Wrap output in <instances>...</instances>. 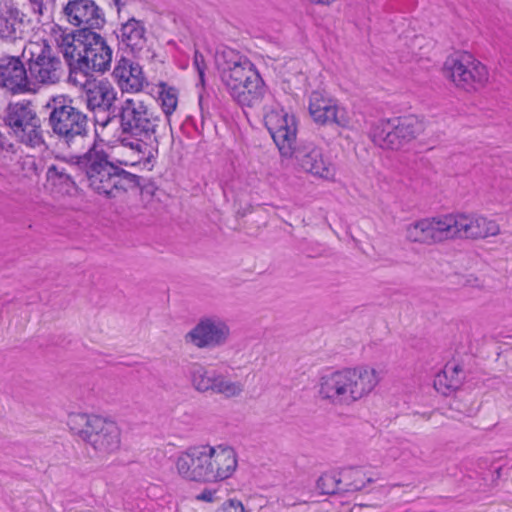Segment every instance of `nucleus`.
I'll return each instance as SVG.
<instances>
[{
  "mask_svg": "<svg viewBox=\"0 0 512 512\" xmlns=\"http://www.w3.org/2000/svg\"><path fill=\"white\" fill-rule=\"evenodd\" d=\"M116 123L118 140L122 146L131 149L138 159L129 163L120 161V165H135L142 159L158 152L159 144L167 136L169 124L154 108L152 102L139 96L126 97L113 108L111 116L103 123Z\"/></svg>",
  "mask_w": 512,
  "mask_h": 512,
  "instance_id": "obj_1",
  "label": "nucleus"
},
{
  "mask_svg": "<svg viewBox=\"0 0 512 512\" xmlns=\"http://www.w3.org/2000/svg\"><path fill=\"white\" fill-rule=\"evenodd\" d=\"M264 123L282 156L294 157L297 166L314 177L334 179L335 165L324 155L321 147L310 141L296 144L297 122L294 115L282 108H272L265 113Z\"/></svg>",
  "mask_w": 512,
  "mask_h": 512,
  "instance_id": "obj_2",
  "label": "nucleus"
},
{
  "mask_svg": "<svg viewBox=\"0 0 512 512\" xmlns=\"http://www.w3.org/2000/svg\"><path fill=\"white\" fill-rule=\"evenodd\" d=\"M175 465L185 480L216 483L232 477L238 467V455L227 444L196 445L180 453Z\"/></svg>",
  "mask_w": 512,
  "mask_h": 512,
  "instance_id": "obj_3",
  "label": "nucleus"
},
{
  "mask_svg": "<svg viewBox=\"0 0 512 512\" xmlns=\"http://www.w3.org/2000/svg\"><path fill=\"white\" fill-rule=\"evenodd\" d=\"M76 165L85 173L89 188L107 198L120 197L140 185L138 175L126 171L95 143L76 156Z\"/></svg>",
  "mask_w": 512,
  "mask_h": 512,
  "instance_id": "obj_4",
  "label": "nucleus"
},
{
  "mask_svg": "<svg viewBox=\"0 0 512 512\" xmlns=\"http://www.w3.org/2000/svg\"><path fill=\"white\" fill-rule=\"evenodd\" d=\"M55 41L70 67V80L74 70L103 73L111 66L112 50L105 39L93 30L79 29L71 33L60 30Z\"/></svg>",
  "mask_w": 512,
  "mask_h": 512,
  "instance_id": "obj_5",
  "label": "nucleus"
},
{
  "mask_svg": "<svg viewBox=\"0 0 512 512\" xmlns=\"http://www.w3.org/2000/svg\"><path fill=\"white\" fill-rule=\"evenodd\" d=\"M48 126L58 143L73 152L91 145L89 119L68 95L52 96L46 103Z\"/></svg>",
  "mask_w": 512,
  "mask_h": 512,
  "instance_id": "obj_6",
  "label": "nucleus"
},
{
  "mask_svg": "<svg viewBox=\"0 0 512 512\" xmlns=\"http://www.w3.org/2000/svg\"><path fill=\"white\" fill-rule=\"evenodd\" d=\"M379 372L369 366L346 368L319 380V396L333 405L351 406L367 397L380 382Z\"/></svg>",
  "mask_w": 512,
  "mask_h": 512,
  "instance_id": "obj_7",
  "label": "nucleus"
},
{
  "mask_svg": "<svg viewBox=\"0 0 512 512\" xmlns=\"http://www.w3.org/2000/svg\"><path fill=\"white\" fill-rule=\"evenodd\" d=\"M67 425L98 457L113 454L120 448L121 431L112 420L93 414L70 413Z\"/></svg>",
  "mask_w": 512,
  "mask_h": 512,
  "instance_id": "obj_8",
  "label": "nucleus"
},
{
  "mask_svg": "<svg viewBox=\"0 0 512 512\" xmlns=\"http://www.w3.org/2000/svg\"><path fill=\"white\" fill-rule=\"evenodd\" d=\"M4 122L10 129V135L18 142L32 148L44 144L41 119L30 101L9 103L5 110Z\"/></svg>",
  "mask_w": 512,
  "mask_h": 512,
  "instance_id": "obj_9",
  "label": "nucleus"
},
{
  "mask_svg": "<svg viewBox=\"0 0 512 512\" xmlns=\"http://www.w3.org/2000/svg\"><path fill=\"white\" fill-rule=\"evenodd\" d=\"M187 376L192 388L201 394L238 397L244 391L239 381H233L227 370L194 362L188 366Z\"/></svg>",
  "mask_w": 512,
  "mask_h": 512,
  "instance_id": "obj_10",
  "label": "nucleus"
},
{
  "mask_svg": "<svg viewBox=\"0 0 512 512\" xmlns=\"http://www.w3.org/2000/svg\"><path fill=\"white\" fill-rule=\"evenodd\" d=\"M443 73L456 87L468 92L483 88L489 80L486 66L468 52L448 57Z\"/></svg>",
  "mask_w": 512,
  "mask_h": 512,
  "instance_id": "obj_11",
  "label": "nucleus"
},
{
  "mask_svg": "<svg viewBox=\"0 0 512 512\" xmlns=\"http://www.w3.org/2000/svg\"><path fill=\"white\" fill-rule=\"evenodd\" d=\"M422 124L415 117L383 119L371 130L372 141L384 149L398 150L415 139Z\"/></svg>",
  "mask_w": 512,
  "mask_h": 512,
  "instance_id": "obj_12",
  "label": "nucleus"
},
{
  "mask_svg": "<svg viewBox=\"0 0 512 512\" xmlns=\"http://www.w3.org/2000/svg\"><path fill=\"white\" fill-rule=\"evenodd\" d=\"M38 52L31 51L28 59V72L31 88L37 93L41 86H51L60 82L63 75V65L59 57L52 54L51 47L43 43L33 44Z\"/></svg>",
  "mask_w": 512,
  "mask_h": 512,
  "instance_id": "obj_13",
  "label": "nucleus"
},
{
  "mask_svg": "<svg viewBox=\"0 0 512 512\" xmlns=\"http://www.w3.org/2000/svg\"><path fill=\"white\" fill-rule=\"evenodd\" d=\"M452 214L422 218L405 227V238L410 243L434 245L453 239Z\"/></svg>",
  "mask_w": 512,
  "mask_h": 512,
  "instance_id": "obj_14",
  "label": "nucleus"
},
{
  "mask_svg": "<svg viewBox=\"0 0 512 512\" xmlns=\"http://www.w3.org/2000/svg\"><path fill=\"white\" fill-rule=\"evenodd\" d=\"M230 336L226 321L216 315L201 317L196 325L184 335L186 344L198 349H214L225 345Z\"/></svg>",
  "mask_w": 512,
  "mask_h": 512,
  "instance_id": "obj_15",
  "label": "nucleus"
},
{
  "mask_svg": "<svg viewBox=\"0 0 512 512\" xmlns=\"http://www.w3.org/2000/svg\"><path fill=\"white\" fill-rule=\"evenodd\" d=\"M216 62L221 82L227 91L239 89L241 81L251 79L256 69L246 56L233 49L218 53Z\"/></svg>",
  "mask_w": 512,
  "mask_h": 512,
  "instance_id": "obj_16",
  "label": "nucleus"
},
{
  "mask_svg": "<svg viewBox=\"0 0 512 512\" xmlns=\"http://www.w3.org/2000/svg\"><path fill=\"white\" fill-rule=\"evenodd\" d=\"M309 114L313 121L320 125L336 124L348 127L350 120L344 108L335 99L320 91H312L309 96Z\"/></svg>",
  "mask_w": 512,
  "mask_h": 512,
  "instance_id": "obj_17",
  "label": "nucleus"
},
{
  "mask_svg": "<svg viewBox=\"0 0 512 512\" xmlns=\"http://www.w3.org/2000/svg\"><path fill=\"white\" fill-rule=\"evenodd\" d=\"M453 239H482L496 236L499 225L491 219L480 215L452 214Z\"/></svg>",
  "mask_w": 512,
  "mask_h": 512,
  "instance_id": "obj_18",
  "label": "nucleus"
},
{
  "mask_svg": "<svg viewBox=\"0 0 512 512\" xmlns=\"http://www.w3.org/2000/svg\"><path fill=\"white\" fill-rule=\"evenodd\" d=\"M29 72L19 57L4 56L0 58V86L16 94H35L31 88Z\"/></svg>",
  "mask_w": 512,
  "mask_h": 512,
  "instance_id": "obj_19",
  "label": "nucleus"
},
{
  "mask_svg": "<svg viewBox=\"0 0 512 512\" xmlns=\"http://www.w3.org/2000/svg\"><path fill=\"white\" fill-rule=\"evenodd\" d=\"M63 14L70 24L81 29H98L105 23L102 9L93 0H69L63 7Z\"/></svg>",
  "mask_w": 512,
  "mask_h": 512,
  "instance_id": "obj_20",
  "label": "nucleus"
},
{
  "mask_svg": "<svg viewBox=\"0 0 512 512\" xmlns=\"http://www.w3.org/2000/svg\"><path fill=\"white\" fill-rule=\"evenodd\" d=\"M73 162H59L48 167L46 181L50 192L56 197L72 196L77 191V185L72 172L79 169L76 165V156Z\"/></svg>",
  "mask_w": 512,
  "mask_h": 512,
  "instance_id": "obj_21",
  "label": "nucleus"
},
{
  "mask_svg": "<svg viewBox=\"0 0 512 512\" xmlns=\"http://www.w3.org/2000/svg\"><path fill=\"white\" fill-rule=\"evenodd\" d=\"M26 27L25 14L13 0H0V38L9 42L22 39Z\"/></svg>",
  "mask_w": 512,
  "mask_h": 512,
  "instance_id": "obj_22",
  "label": "nucleus"
},
{
  "mask_svg": "<svg viewBox=\"0 0 512 512\" xmlns=\"http://www.w3.org/2000/svg\"><path fill=\"white\" fill-rule=\"evenodd\" d=\"M113 76L123 92L137 93L147 84L142 67L124 57L118 61L113 70Z\"/></svg>",
  "mask_w": 512,
  "mask_h": 512,
  "instance_id": "obj_23",
  "label": "nucleus"
},
{
  "mask_svg": "<svg viewBox=\"0 0 512 512\" xmlns=\"http://www.w3.org/2000/svg\"><path fill=\"white\" fill-rule=\"evenodd\" d=\"M117 91L108 81L94 83L86 91L87 107L94 111L96 109L103 111H112L117 105Z\"/></svg>",
  "mask_w": 512,
  "mask_h": 512,
  "instance_id": "obj_24",
  "label": "nucleus"
},
{
  "mask_svg": "<svg viewBox=\"0 0 512 512\" xmlns=\"http://www.w3.org/2000/svg\"><path fill=\"white\" fill-rule=\"evenodd\" d=\"M116 36L119 43L132 52L142 50L146 44V28L142 21L133 17L121 25Z\"/></svg>",
  "mask_w": 512,
  "mask_h": 512,
  "instance_id": "obj_25",
  "label": "nucleus"
},
{
  "mask_svg": "<svg viewBox=\"0 0 512 512\" xmlns=\"http://www.w3.org/2000/svg\"><path fill=\"white\" fill-rule=\"evenodd\" d=\"M465 378V372L461 365L447 363L444 369L434 379V387L443 394L458 389Z\"/></svg>",
  "mask_w": 512,
  "mask_h": 512,
  "instance_id": "obj_26",
  "label": "nucleus"
},
{
  "mask_svg": "<svg viewBox=\"0 0 512 512\" xmlns=\"http://www.w3.org/2000/svg\"><path fill=\"white\" fill-rule=\"evenodd\" d=\"M266 95L267 87L259 76L256 81L251 82L250 86H246L245 90L234 101L241 106L258 107L262 104Z\"/></svg>",
  "mask_w": 512,
  "mask_h": 512,
  "instance_id": "obj_27",
  "label": "nucleus"
},
{
  "mask_svg": "<svg viewBox=\"0 0 512 512\" xmlns=\"http://www.w3.org/2000/svg\"><path fill=\"white\" fill-rule=\"evenodd\" d=\"M341 479L343 492H355L362 490L367 483L373 479L367 477L364 470L360 467H348L341 470Z\"/></svg>",
  "mask_w": 512,
  "mask_h": 512,
  "instance_id": "obj_28",
  "label": "nucleus"
},
{
  "mask_svg": "<svg viewBox=\"0 0 512 512\" xmlns=\"http://www.w3.org/2000/svg\"><path fill=\"white\" fill-rule=\"evenodd\" d=\"M317 488L322 494L344 493L341 479V471L339 473H324L317 481Z\"/></svg>",
  "mask_w": 512,
  "mask_h": 512,
  "instance_id": "obj_29",
  "label": "nucleus"
},
{
  "mask_svg": "<svg viewBox=\"0 0 512 512\" xmlns=\"http://www.w3.org/2000/svg\"><path fill=\"white\" fill-rule=\"evenodd\" d=\"M158 100L160 102L161 108L165 117L163 119L168 120V124L170 125V116L177 108L178 97L177 91L175 88L169 87L167 89L163 88L159 93ZM168 131H171V127L169 126Z\"/></svg>",
  "mask_w": 512,
  "mask_h": 512,
  "instance_id": "obj_30",
  "label": "nucleus"
},
{
  "mask_svg": "<svg viewBox=\"0 0 512 512\" xmlns=\"http://www.w3.org/2000/svg\"><path fill=\"white\" fill-rule=\"evenodd\" d=\"M20 168L23 175L27 178H33L40 175L39 162L34 156H25L20 160Z\"/></svg>",
  "mask_w": 512,
  "mask_h": 512,
  "instance_id": "obj_31",
  "label": "nucleus"
},
{
  "mask_svg": "<svg viewBox=\"0 0 512 512\" xmlns=\"http://www.w3.org/2000/svg\"><path fill=\"white\" fill-rule=\"evenodd\" d=\"M32 12L38 17L49 14L55 0H28Z\"/></svg>",
  "mask_w": 512,
  "mask_h": 512,
  "instance_id": "obj_32",
  "label": "nucleus"
},
{
  "mask_svg": "<svg viewBox=\"0 0 512 512\" xmlns=\"http://www.w3.org/2000/svg\"><path fill=\"white\" fill-rule=\"evenodd\" d=\"M197 501L214 503L221 499L220 490L216 488H205L195 496Z\"/></svg>",
  "mask_w": 512,
  "mask_h": 512,
  "instance_id": "obj_33",
  "label": "nucleus"
},
{
  "mask_svg": "<svg viewBox=\"0 0 512 512\" xmlns=\"http://www.w3.org/2000/svg\"><path fill=\"white\" fill-rule=\"evenodd\" d=\"M193 65L198 72L201 84H204L206 64L203 54L200 53L198 50H195L194 52Z\"/></svg>",
  "mask_w": 512,
  "mask_h": 512,
  "instance_id": "obj_34",
  "label": "nucleus"
},
{
  "mask_svg": "<svg viewBox=\"0 0 512 512\" xmlns=\"http://www.w3.org/2000/svg\"><path fill=\"white\" fill-rule=\"evenodd\" d=\"M220 512H245V509L241 501L229 499L222 504Z\"/></svg>",
  "mask_w": 512,
  "mask_h": 512,
  "instance_id": "obj_35",
  "label": "nucleus"
},
{
  "mask_svg": "<svg viewBox=\"0 0 512 512\" xmlns=\"http://www.w3.org/2000/svg\"><path fill=\"white\" fill-rule=\"evenodd\" d=\"M260 76L257 69L253 70V75H251V79L242 80L239 89L237 90H228L227 92L233 98V100L238 97L243 90H245L246 86H250L252 81H256V79Z\"/></svg>",
  "mask_w": 512,
  "mask_h": 512,
  "instance_id": "obj_36",
  "label": "nucleus"
},
{
  "mask_svg": "<svg viewBox=\"0 0 512 512\" xmlns=\"http://www.w3.org/2000/svg\"><path fill=\"white\" fill-rule=\"evenodd\" d=\"M0 150L7 152H14V145L8 141L6 136L0 133Z\"/></svg>",
  "mask_w": 512,
  "mask_h": 512,
  "instance_id": "obj_37",
  "label": "nucleus"
},
{
  "mask_svg": "<svg viewBox=\"0 0 512 512\" xmlns=\"http://www.w3.org/2000/svg\"><path fill=\"white\" fill-rule=\"evenodd\" d=\"M310 3L312 4H317V5H326V6H329L330 4H332L335 0H308Z\"/></svg>",
  "mask_w": 512,
  "mask_h": 512,
  "instance_id": "obj_38",
  "label": "nucleus"
},
{
  "mask_svg": "<svg viewBox=\"0 0 512 512\" xmlns=\"http://www.w3.org/2000/svg\"><path fill=\"white\" fill-rule=\"evenodd\" d=\"M113 1H114V4L117 7V10L120 11L121 8L126 5L128 0H113Z\"/></svg>",
  "mask_w": 512,
  "mask_h": 512,
  "instance_id": "obj_39",
  "label": "nucleus"
}]
</instances>
